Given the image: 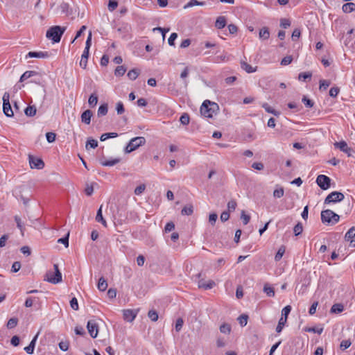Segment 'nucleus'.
Segmentation results:
<instances>
[{"instance_id": "nucleus-1", "label": "nucleus", "mask_w": 355, "mask_h": 355, "mask_svg": "<svg viewBox=\"0 0 355 355\" xmlns=\"http://www.w3.org/2000/svg\"><path fill=\"white\" fill-rule=\"evenodd\" d=\"M66 31V27H61L60 26H51L46 31V37L51 40L53 42L58 43L60 41L61 37Z\"/></svg>"}, {"instance_id": "nucleus-2", "label": "nucleus", "mask_w": 355, "mask_h": 355, "mask_svg": "<svg viewBox=\"0 0 355 355\" xmlns=\"http://www.w3.org/2000/svg\"><path fill=\"white\" fill-rule=\"evenodd\" d=\"M339 215L330 209H326L321 212V220L323 223L334 225L339 221Z\"/></svg>"}, {"instance_id": "nucleus-3", "label": "nucleus", "mask_w": 355, "mask_h": 355, "mask_svg": "<svg viewBox=\"0 0 355 355\" xmlns=\"http://www.w3.org/2000/svg\"><path fill=\"white\" fill-rule=\"evenodd\" d=\"M53 268L54 271L49 270L46 272L44 280L51 284H56L62 282V274L58 268V264H54Z\"/></svg>"}, {"instance_id": "nucleus-4", "label": "nucleus", "mask_w": 355, "mask_h": 355, "mask_svg": "<svg viewBox=\"0 0 355 355\" xmlns=\"http://www.w3.org/2000/svg\"><path fill=\"white\" fill-rule=\"evenodd\" d=\"M217 107V104L211 103L209 100H206L203 102L200 107V113L202 116L207 118H211L213 113L214 112V107Z\"/></svg>"}, {"instance_id": "nucleus-5", "label": "nucleus", "mask_w": 355, "mask_h": 355, "mask_svg": "<svg viewBox=\"0 0 355 355\" xmlns=\"http://www.w3.org/2000/svg\"><path fill=\"white\" fill-rule=\"evenodd\" d=\"M146 143V139L144 137H137L130 139L125 147V151L127 153H131Z\"/></svg>"}, {"instance_id": "nucleus-6", "label": "nucleus", "mask_w": 355, "mask_h": 355, "mask_svg": "<svg viewBox=\"0 0 355 355\" xmlns=\"http://www.w3.org/2000/svg\"><path fill=\"white\" fill-rule=\"evenodd\" d=\"M3 111L5 115L8 117H12L14 115L13 110H12L10 103V94L8 92H5L3 95Z\"/></svg>"}, {"instance_id": "nucleus-7", "label": "nucleus", "mask_w": 355, "mask_h": 355, "mask_svg": "<svg viewBox=\"0 0 355 355\" xmlns=\"http://www.w3.org/2000/svg\"><path fill=\"white\" fill-rule=\"evenodd\" d=\"M344 194L338 191H333L330 193L325 198L324 203L329 204L331 202H340L344 199Z\"/></svg>"}, {"instance_id": "nucleus-8", "label": "nucleus", "mask_w": 355, "mask_h": 355, "mask_svg": "<svg viewBox=\"0 0 355 355\" xmlns=\"http://www.w3.org/2000/svg\"><path fill=\"white\" fill-rule=\"evenodd\" d=\"M316 183L322 190H327L330 187L331 179L327 175H319Z\"/></svg>"}, {"instance_id": "nucleus-9", "label": "nucleus", "mask_w": 355, "mask_h": 355, "mask_svg": "<svg viewBox=\"0 0 355 355\" xmlns=\"http://www.w3.org/2000/svg\"><path fill=\"white\" fill-rule=\"evenodd\" d=\"M87 328L91 337L95 338L98 334V324L95 320H89L87 322Z\"/></svg>"}, {"instance_id": "nucleus-10", "label": "nucleus", "mask_w": 355, "mask_h": 355, "mask_svg": "<svg viewBox=\"0 0 355 355\" xmlns=\"http://www.w3.org/2000/svg\"><path fill=\"white\" fill-rule=\"evenodd\" d=\"M29 164L31 168L42 169L44 166V163L41 159L32 155H29Z\"/></svg>"}, {"instance_id": "nucleus-11", "label": "nucleus", "mask_w": 355, "mask_h": 355, "mask_svg": "<svg viewBox=\"0 0 355 355\" xmlns=\"http://www.w3.org/2000/svg\"><path fill=\"white\" fill-rule=\"evenodd\" d=\"M123 312V319L128 322H132L137 315V311L132 309H125Z\"/></svg>"}, {"instance_id": "nucleus-12", "label": "nucleus", "mask_w": 355, "mask_h": 355, "mask_svg": "<svg viewBox=\"0 0 355 355\" xmlns=\"http://www.w3.org/2000/svg\"><path fill=\"white\" fill-rule=\"evenodd\" d=\"M334 146L336 148L340 149V151L347 153L348 156L351 155L350 153H351L352 148L348 147L346 141H340L339 142H336L334 144Z\"/></svg>"}, {"instance_id": "nucleus-13", "label": "nucleus", "mask_w": 355, "mask_h": 355, "mask_svg": "<svg viewBox=\"0 0 355 355\" xmlns=\"http://www.w3.org/2000/svg\"><path fill=\"white\" fill-rule=\"evenodd\" d=\"M355 227H352L345 234V239L350 243L351 246L355 247Z\"/></svg>"}, {"instance_id": "nucleus-14", "label": "nucleus", "mask_w": 355, "mask_h": 355, "mask_svg": "<svg viewBox=\"0 0 355 355\" xmlns=\"http://www.w3.org/2000/svg\"><path fill=\"white\" fill-rule=\"evenodd\" d=\"M198 287L205 290L212 288L215 285V282L213 280L205 281L204 279H201L198 282Z\"/></svg>"}, {"instance_id": "nucleus-15", "label": "nucleus", "mask_w": 355, "mask_h": 355, "mask_svg": "<svg viewBox=\"0 0 355 355\" xmlns=\"http://www.w3.org/2000/svg\"><path fill=\"white\" fill-rule=\"evenodd\" d=\"M49 53L46 51H30L26 55V58H46L49 57Z\"/></svg>"}, {"instance_id": "nucleus-16", "label": "nucleus", "mask_w": 355, "mask_h": 355, "mask_svg": "<svg viewBox=\"0 0 355 355\" xmlns=\"http://www.w3.org/2000/svg\"><path fill=\"white\" fill-rule=\"evenodd\" d=\"M92 116V112L89 110H87L81 114V121L87 125H89L91 122Z\"/></svg>"}, {"instance_id": "nucleus-17", "label": "nucleus", "mask_w": 355, "mask_h": 355, "mask_svg": "<svg viewBox=\"0 0 355 355\" xmlns=\"http://www.w3.org/2000/svg\"><path fill=\"white\" fill-rule=\"evenodd\" d=\"M39 73L35 71H26L20 77V82H24L26 80L32 78L33 76H38Z\"/></svg>"}, {"instance_id": "nucleus-18", "label": "nucleus", "mask_w": 355, "mask_h": 355, "mask_svg": "<svg viewBox=\"0 0 355 355\" xmlns=\"http://www.w3.org/2000/svg\"><path fill=\"white\" fill-rule=\"evenodd\" d=\"M89 51L87 49H84L83 53L81 56V60L80 61V66L83 69H85L87 67V60L89 57Z\"/></svg>"}, {"instance_id": "nucleus-19", "label": "nucleus", "mask_w": 355, "mask_h": 355, "mask_svg": "<svg viewBox=\"0 0 355 355\" xmlns=\"http://www.w3.org/2000/svg\"><path fill=\"white\" fill-rule=\"evenodd\" d=\"M241 67L242 69H243L244 71H245L247 73H253V72H255L257 71V67H253L252 66H251L250 64H248L245 61H241Z\"/></svg>"}, {"instance_id": "nucleus-20", "label": "nucleus", "mask_w": 355, "mask_h": 355, "mask_svg": "<svg viewBox=\"0 0 355 355\" xmlns=\"http://www.w3.org/2000/svg\"><path fill=\"white\" fill-rule=\"evenodd\" d=\"M37 338V335H36L33 338V340L31 341L29 345L24 348V350L26 351V352L28 354H32L33 353Z\"/></svg>"}, {"instance_id": "nucleus-21", "label": "nucleus", "mask_w": 355, "mask_h": 355, "mask_svg": "<svg viewBox=\"0 0 355 355\" xmlns=\"http://www.w3.org/2000/svg\"><path fill=\"white\" fill-rule=\"evenodd\" d=\"M342 10L345 13H350L355 10V3L349 2L343 4Z\"/></svg>"}, {"instance_id": "nucleus-22", "label": "nucleus", "mask_w": 355, "mask_h": 355, "mask_svg": "<svg viewBox=\"0 0 355 355\" xmlns=\"http://www.w3.org/2000/svg\"><path fill=\"white\" fill-rule=\"evenodd\" d=\"M226 26V19L223 16L218 17L215 22V26L218 29H222Z\"/></svg>"}, {"instance_id": "nucleus-23", "label": "nucleus", "mask_w": 355, "mask_h": 355, "mask_svg": "<svg viewBox=\"0 0 355 355\" xmlns=\"http://www.w3.org/2000/svg\"><path fill=\"white\" fill-rule=\"evenodd\" d=\"M96 220L98 223H101L104 227H107V222L103 218V214H102V206L98 209L96 216Z\"/></svg>"}, {"instance_id": "nucleus-24", "label": "nucleus", "mask_w": 355, "mask_h": 355, "mask_svg": "<svg viewBox=\"0 0 355 355\" xmlns=\"http://www.w3.org/2000/svg\"><path fill=\"white\" fill-rule=\"evenodd\" d=\"M120 162L119 158L111 159L109 160L101 161V164L104 166H113Z\"/></svg>"}, {"instance_id": "nucleus-25", "label": "nucleus", "mask_w": 355, "mask_h": 355, "mask_svg": "<svg viewBox=\"0 0 355 355\" xmlns=\"http://www.w3.org/2000/svg\"><path fill=\"white\" fill-rule=\"evenodd\" d=\"M259 38L261 40H268L270 37V32L267 27L262 28L259 33Z\"/></svg>"}, {"instance_id": "nucleus-26", "label": "nucleus", "mask_w": 355, "mask_h": 355, "mask_svg": "<svg viewBox=\"0 0 355 355\" xmlns=\"http://www.w3.org/2000/svg\"><path fill=\"white\" fill-rule=\"evenodd\" d=\"M262 107L264 108V110L270 114H274L275 116H279L280 114V112L274 110L272 107H271L268 103H264L262 104Z\"/></svg>"}, {"instance_id": "nucleus-27", "label": "nucleus", "mask_w": 355, "mask_h": 355, "mask_svg": "<svg viewBox=\"0 0 355 355\" xmlns=\"http://www.w3.org/2000/svg\"><path fill=\"white\" fill-rule=\"evenodd\" d=\"M97 287H98V289L101 291H104L107 289V283L103 277H101L98 279Z\"/></svg>"}, {"instance_id": "nucleus-28", "label": "nucleus", "mask_w": 355, "mask_h": 355, "mask_svg": "<svg viewBox=\"0 0 355 355\" xmlns=\"http://www.w3.org/2000/svg\"><path fill=\"white\" fill-rule=\"evenodd\" d=\"M344 310V306L342 304H334L331 308V313H340Z\"/></svg>"}, {"instance_id": "nucleus-29", "label": "nucleus", "mask_w": 355, "mask_h": 355, "mask_svg": "<svg viewBox=\"0 0 355 355\" xmlns=\"http://www.w3.org/2000/svg\"><path fill=\"white\" fill-rule=\"evenodd\" d=\"M15 221L16 222L17 227L19 229L21 235H24L25 228H24L22 221H21V218L19 216H15Z\"/></svg>"}, {"instance_id": "nucleus-30", "label": "nucleus", "mask_w": 355, "mask_h": 355, "mask_svg": "<svg viewBox=\"0 0 355 355\" xmlns=\"http://www.w3.org/2000/svg\"><path fill=\"white\" fill-rule=\"evenodd\" d=\"M220 331L225 334H230L232 330L230 324L227 323H223L220 326Z\"/></svg>"}, {"instance_id": "nucleus-31", "label": "nucleus", "mask_w": 355, "mask_h": 355, "mask_svg": "<svg viewBox=\"0 0 355 355\" xmlns=\"http://www.w3.org/2000/svg\"><path fill=\"white\" fill-rule=\"evenodd\" d=\"M285 250H286V248L284 245H282L277 252L276 253L275 256V261H279L281 260V259L282 258L284 254L285 253Z\"/></svg>"}, {"instance_id": "nucleus-32", "label": "nucleus", "mask_w": 355, "mask_h": 355, "mask_svg": "<svg viewBox=\"0 0 355 355\" xmlns=\"http://www.w3.org/2000/svg\"><path fill=\"white\" fill-rule=\"evenodd\" d=\"M205 4L203 1H198L197 0H191L189 2H188L187 4L184 6V8L187 9L191 7H193L194 6H204Z\"/></svg>"}, {"instance_id": "nucleus-33", "label": "nucleus", "mask_w": 355, "mask_h": 355, "mask_svg": "<svg viewBox=\"0 0 355 355\" xmlns=\"http://www.w3.org/2000/svg\"><path fill=\"white\" fill-rule=\"evenodd\" d=\"M139 73H140L139 69H134L130 70L128 71L127 76L129 78V79L134 80L138 77Z\"/></svg>"}, {"instance_id": "nucleus-34", "label": "nucleus", "mask_w": 355, "mask_h": 355, "mask_svg": "<svg viewBox=\"0 0 355 355\" xmlns=\"http://www.w3.org/2000/svg\"><path fill=\"white\" fill-rule=\"evenodd\" d=\"M322 327H306L304 331L306 332L316 333L320 335L323 331Z\"/></svg>"}, {"instance_id": "nucleus-35", "label": "nucleus", "mask_w": 355, "mask_h": 355, "mask_svg": "<svg viewBox=\"0 0 355 355\" xmlns=\"http://www.w3.org/2000/svg\"><path fill=\"white\" fill-rule=\"evenodd\" d=\"M36 107L35 106H28L25 110L24 113L27 116H33L36 114Z\"/></svg>"}, {"instance_id": "nucleus-36", "label": "nucleus", "mask_w": 355, "mask_h": 355, "mask_svg": "<svg viewBox=\"0 0 355 355\" xmlns=\"http://www.w3.org/2000/svg\"><path fill=\"white\" fill-rule=\"evenodd\" d=\"M108 110L107 105V104H103L101 105L98 110V116H102L107 114Z\"/></svg>"}, {"instance_id": "nucleus-37", "label": "nucleus", "mask_w": 355, "mask_h": 355, "mask_svg": "<svg viewBox=\"0 0 355 355\" xmlns=\"http://www.w3.org/2000/svg\"><path fill=\"white\" fill-rule=\"evenodd\" d=\"M98 103V96L96 94H92L89 99H88V103L90 107H94Z\"/></svg>"}, {"instance_id": "nucleus-38", "label": "nucleus", "mask_w": 355, "mask_h": 355, "mask_svg": "<svg viewBox=\"0 0 355 355\" xmlns=\"http://www.w3.org/2000/svg\"><path fill=\"white\" fill-rule=\"evenodd\" d=\"M286 321L287 320H286L285 318H280L278 322V324L276 327V331L277 333H280L282 331L285 324L286 323Z\"/></svg>"}, {"instance_id": "nucleus-39", "label": "nucleus", "mask_w": 355, "mask_h": 355, "mask_svg": "<svg viewBox=\"0 0 355 355\" xmlns=\"http://www.w3.org/2000/svg\"><path fill=\"white\" fill-rule=\"evenodd\" d=\"M117 136H118V134L116 132L104 133L101 136L100 139L101 141H104L106 139H107L108 138H115Z\"/></svg>"}, {"instance_id": "nucleus-40", "label": "nucleus", "mask_w": 355, "mask_h": 355, "mask_svg": "<svg viewBox=\"0 0 355 355\" xmlns=\"http://www.w3.org/2000/svg\"><path fill=\"white\" fill-rule=\"evenodd\" d=\"M97 146H98V141L94 139H89L87 141L86 146H85L87 149H88L89 148H95Z\"/></svg>"}, {"instance_id": "nucleus-41", "label": "nucleus", "mask_w": 355, "mask_h": 355, "mask_svg": "<svg viewBox=\"0 0 355 355\" xmlns=\"http://www.w3.org/2000/svg\"><path fill=\"white\" fill-rule=\"evenodd\" d=\"M125 71L126 68L124 66H118L115 69L114 74L116 76H121L125 73Z\"/></svg>"}, {"instance_id": "nucleus-42", "label": "nucleus", "mask_w": 355, "mask_h": 355, "mask_svg": "<svg viewBox=\"0 0 355 355\" xmlns=\"http://www.w3.org/2000/svg\"><path fill=\"white\" fill-rule=\"evenodd\" d=\"M284 194V190L282 187L276 189L273 191V197L276 198H282Z\"/></svg>"}, {"instance_id": "nucleus-43", "label": "nucleus", "mask_w": 355, "mask_h": 355, "mask_svg": "<svg viewBox=\"0 0 355 355\" xmlns=\"http://www.w3.org/2000/svg\"><path fill=\"white\" fill-rule=\"evenodd\" d=\"M303 231V226L301 223L296 224L293 228V232L295 236L301 234Z\"/></svg>"}, {"instance_id": "nucleus-44", "label": "nucleus", "mask_w": 355, "mask_h": 355, "mask_svg": "<svg viewBox=\"0 0 355 355\" xmlns=\"http://www.w3.org/2000/svg\"><path fill=\"white\" fill-rule=\"evenodd\" d=\"M17 322H18L17 318H12L8 321L7 327L8 329H12L17 326Z\"/></svg>"}, {"instance_id": "nucleus-45", "label": "nucleus", "mask_w": 355, "mask_h": 355, "mask_svg": "<svg viewBox=\"0 0 355 355\" xmlns=\"http://www.w3.org/2000/svg\"><path fill=\"white\" fill-rule=\"evenodd\" d=\"M311 76L312 74L310 72L300 73L299 74L298 79L300 80L305 81L306 79H311Z\"/></svg>"}, {"instance_id": "nucleus-46", "label": "nucleus", "mask_w": 355, "mask_h": 355, "mask_svg": "<svg viewBox=\"0 0 355 355\" xmlns=\"http://www.w3.org/2000/svg\"><path fill=\"white\" fill-rule=\"evenodd\" d=\"M263 291L269 297H274L275 296L274 289L272 287H270V286H268L267 285H265L264 287H263Z\"/></svg>"}, {"instance_id": "nucleus-47", "label": "nucleus", "mask_w": 355, "mask_h": 355, "mask_svg": "<svg viewBox=\"0 0 355 355\" xmlns=\"http://www.w3.org/2000/svg\"><path fill=\"white\" fill-rule=\"evenodd\" d=\"M291 311V306L288 305V306H285L282 310V316H281V318H285L286 320H287L288 315L290 313Z\"/></svg>"}, {"instance_id": "nucleus-48", "label": "nucleus", "mask_w": 355, "mask_h": 355, "mask_svg": "<svg viewBox=\"0 0 355 355\" xmlns=\"http://www.w3.org/2000/svg\"><path fill=\"white\" fill-rule=\"evenodd\" d=\"M248 317L247 315H241L239 317L238 320L241 327H244L248 323Z\"/></svg>"}, {"instance_id": "nucleus-49", "label": "nucleus", "mask_w": 355, "mask_h": 355, "mask_svg": "<svg viewBox=\"0 0 355 355\" xmlns=\"http://www.w3.org/2000/svg\"><path fill=\"white\" fill-rule=\"evenodd\" d=\"M148 316L153 322H155L158 320V313L154 310L149 311Z\"/></svg>"}, {"instance_id": "nucleus-50", "label": "nucleus", "mask_w": 355, "mask_h": 355, "mask_svg": "<svg viewBox=\"0 0 355 355\" xmlns=\"http://www.w3.org/2000/svg\"><path fill=\"white\" fill-rule=\"evenodd\" d=\"M189 116L186 113L183 114L180 119V123L183 125H188L189 123Z\"/></svg>"}, {"instance_id": "nucleus-51", "label": "nucleus", "mask_w": 355, "mask_h": 355, "mask_svg": "<svg viewBox=\"0 0 355 355\" xmlns=\"http://www.w3.org/2000/svg\"><path fill=\"white\" fill-rule=\"evenodd\" d=\"M145 189H146L145 184H140L139 186H138L135 188L134 193L135 195L139 196L145 191Z\"/></svg>"}, {"instance_id": "nucleus-52", "label": "nucleus", "mask_w": 355, "mask_h": 355, "mask_svg": "<svg viewBox=\"0 0 355 355\" xmlns=\"http://www.w3.org/2000/svg\"><path fill=\"white\" fill-rule=\"evenodd\" d=\"M116 110L118 114H121L124 112L125 109L123 104L121 101H119L116 105Z\"/></svg>"}, {"instance_id": "nucleus-53", "label": "nucleus", "mask_w": 355, "mask_h": 355, "mask_svg": "<svg viewBox=\"0 0 355 355\" xmlns=\"http://www.w3.org/2000/svg\"><path fill=\"white\" fill-rule=\"evenodd\" d=\"M33 79L31 80V83L37 84L39 85H43L44 80L42 78L41 75L39 73L38 76H33Z\"/></svg>"}, {"instance_id": "nucleus-54", "label": "nucleus", "mask_w": 355, "mask_h": 355, "mask_svg": "<svg viewBox=\"0 0 355 355\" xmlns=\"http://www.w3.org/2000/svg\"><path fill=\"white\" fill-rule=\"evenodd\" d=\"M352 342L349 340H344L340 343V347L342 350H345L350 347Z\"/></svg>"}, {"instance_id": "nucleus-55", "label": "nucleus", "mask_w": 355, "mask_h": 355, "mask_svg": "<svg viewBox=\"0 0 355 355\" xmlns=\"http://www.w3.org/2000/svg\"><path fill=\"white\" fill-rule=\"evenodd\" d=\"M193 211V207L192 206L184 207L182 209V215L189 216V215L192 214Z\"/></svg>"}, {"instance_id": "nucleus-56", "label": "nucleus", "mask_w": 355, "mask_h": 355, "mask_svg": "<svg viewBox=\"0 0 355 355\" xmlns=\"http://www.w3.org/2000/svg\"><path fill=\"white\" fill-rule=\"evenodd\" d=\"M118 6V3L116 1L110 0L108 3V10L110 12L114 11Z\"/></svg>"}, {"instance_id": "nucleus-57", "label": "nucleus", "mask_w": 355, "mask_h": 355, "mask_svg": "<svg viewBox=\"0 0 355 355\" xmlns=\"http://www.w3.org/2000/svg\"><path fill=\"white\" fill-rule=\"evenodd\" d=\"M330 85V82L326 80H322L320 81V89L325 90Z\"/></svg>"}, {"instance_id": "nucleus-58", "label": "nucleus", "mask_w": 355, "mask_h": 355, "mask_svg": "<svg viewBox=\"0 0 355 355\" xmlns=\"http://www.w3.org/2000/svg\"><path fill=\"white\" fill-rule=\"evenodd\" d=\"M280 26L284 28H287L291 26V21L289 19L286 18L281 19Z\"/></svg>"}, {"instance_id": "nucleus-59", "label": "nucleus", "mask_w": 355, "mask_h": 355, "mask_svg": "<svg viewBox=\"0 0 355 355\" xmlns=\"http://www.w3.org/2000/svg\"><path fill=\"white\" fill-rule=\"evenodd\" d=\"M340 92L338 87H331L329 90V96L331 97H336Z\"/></svg>"}, {"instance_id": "nucleus-60", "label": "nucleus", "mask_w": 355, "mask_h": 355, "mask_svg": "<svg viewBox=\"0 0 355 355\" xmlns=\"http://www.w3.org/2000/svg\"><path fill=\"white\" fill-rule=\"evenodd\" d=\"M183 324H184V321H183L182 318H180L177 319L176 322H175L176 331L179 332L181 330V329L182 328Z\"/></svg>"}, {"instance_id": "nucleus-61", "label": "nucleus", "mask_w": 355, "mask_h": 355, "mask_svg": "<svg viewBox=\"0 0 355 355\" xmlns=\"http://www.w3.org/2000/svg\"><path fill=\"white\" fill-rule=\"evenodd\" d=\"M70 306L72 309L77 311L79 308L78 300L76 297H73L70 301Z\"/></svg>"}, {"instance_id": "nucleus-62", "label": "nucleus", "mask_w": 355, "mask_h": 355, "mask_svg": "<svg viewBox=\"0 0 355 355\" xmlns=\"http://www.w3.org/2000/svg\"><path fill=\"white\" fill-rule=\"evenodd\" d=\"M241 218L242 219L243 224L247 225L250 222V216L245 214L244 211H242Z\"/></svg>"}, {"instance_id": "nucleus-63", "label": "nucleus", "mask_w": 355, "mask_h": 355, "mask_svg": "<svg viewBox=\"0 0 355 355\" xmlns=\"http://www.w3.org/2000/svg\"><path fill=\"white\" fill-rule=\"evenodd\" d=\"M55 134L53 132H47L46 134V140L49 143H52L55 140Z\"/></svg>"}, {"instance_id": "nucleus-64", "label": "nucleus", "mask_w": 355, "mask_h": 355, "mask_svg": "<svg viewBox=\"0 0 355 355\" xmlns=\"http://www.w3.org/2000/svg\"><path fill=\"white\" fill-rule=\"evenodd\" d=\"M21 268V263L19 261H15L12 263L11 271L13 272H18Z\"/></svg>"}]
</instances>
